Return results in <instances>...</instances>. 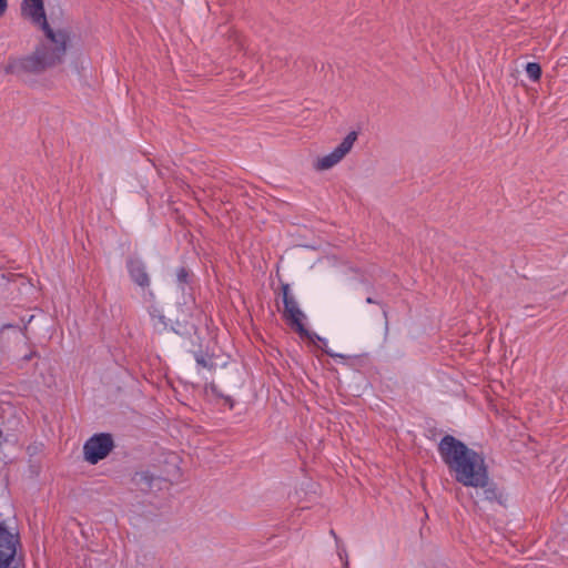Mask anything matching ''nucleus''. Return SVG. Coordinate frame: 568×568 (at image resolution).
<instances>
[{
	"label": "nucleus",
	"instance_id": "f257e3e1",
	"mask_svg": "<svg viewBox=\"0 0 568 568\" xmlns=\"http://www.w3.org/2000/svg\"><path fill=\"white\" fill-rule=\"evenodd\" d=\"M21 16L44 32V41L33 52L26 55H13L2 64L8 75L23 77L41 74L60 64L70 41V32L65 28L52 27L48 23L43 0H22Z\"/></svg>",
	"mask_w": 568,
	"mask_h": 568
},
{
	"label": "nucleus",
	"instance_id": "f03ea898",
	"mask_svg": "<svg viewBox=\"0 0 568 568\" xmlns=\"http://www.w3.org/2000/svg\"><path fill=\"white\" fill-rule=\"evenodd\" d=\"M438 452L443 462L455 474V479L458 483L466 487L481 489V491H476L475 503L479 500L501 503V493L496 484L489 480L483 455L452 435H445L440 439Z\"/></svg>",
	"mask_w": 568,
	"mask_h": 568
},
{
	"label": "nucleus",
	"instance_id": "7ed1b4c3",
	"mask_svg": "<svg viewBox=\"0 0 568 568\" xmlns=\"http://www.w3.org/2000/svg\"><path fill=\"white\" fill-rule=\"evenodd\" d=\"M281 288L284 303L283 317L287 324L300 334V336L310 337V332L303 323L305 314L301 311L295 296L291 292L290 285L284 283Z\"/></svg>",
	"mask_w": 568,
	"mask_h": 568
},
{
	"label": "nucleus",
	"instance_id": "20e7f679",
	"mask_svg": "<svg viewBox=\"0 0 568 568\" xmlns=\"http://www.w3.org/2000/svg\"><path fill=\"white\" fill-rule=\"evenodd\" d=\"M357 140V132H349L329 154L318 158L314 164L317 171H326L339 163L352 150Z\"/></svg>",
	"mask_w": 568,
	"mask_h": 568
},
{
	"label": "nucleus",
	"instance_id": "39448f33",
	"mask_svg": "<svg viewBox=\"0 0 568 568\" xmlns=\"http://www.w3.org/2000/svg\"><path fill=\"white\" fill-rule=\"evenodd\" d=\"M113 447V442L110 435L100 434L90 438L84 447V457L91 464H97L99 460L106 457Z\"/></svg>",
	"mask_w": 568,
	"mask_h": 568
},
{
	"label": "nucleus",
	"instance_id": "423d86ee",
	"mask_svg": "<svg viewBox=\"0 0 568 568\" xmlns=\"http://www.w3.org/2000/svg\"><path fill=\"white\" fill-rule=\"evenodd\" d=\"M16 535L0 526V568H7L16 555Z\"/></svg>",
	"mask_w": 568,
	"mask_h": 568
},
{
	"label": "nucleus",
	"instance_id": "0eeeda50",
	"mask_svg": "<svg viewBox=\"0 0 568 568\" xmlns=\"http://www.w3.org/2000/svg\"><path fill=\"white\" fill-rule=\"evenodd\" d=\"M133 483L141 491H153L161 489L163 479L149 470H141L133 476Z\"/></svg>",
	"mask_w": 568,
	"mask_h": 568
},
{
	"label": "nucleus",
	"instance_id": "6e6552de",
	"mask_svg": "<svg viewBox=\"0 0 568 568\" xmlns=\"http://www.w3.org/2000/svg\"><path fill=\"white\" fill-rule=\"evenodd\" d=\"M129 271L132 280L141 287H146L150 284V277L145 272L143 264L139 261L131 260L129 262Z\"/></svg>",
	"mask_w": 568,
	"mask_h": 568
},
{
	"label": "nucleus",
	"instance_id": "1a4fd4ad",
	"mask_svg": "<svg viewBox=\"0 0 568 568\" xmlns=\"http://www.w3.org/2000/svg\"><path fill=\"white\" fill-rule=\"evenodd\" d=\"M526 73L532 81H538L541 77V68L538 63L529 62L526 65Z\"/></svg>",
	"mask_w": 568,
	"mask_h": 568
},
{
	"label": "nucleus",
	"instance_id": "9d476101",
	"mask_svg": "<svg viewBox=\"0 0 568 568\" xmlns=\"http://www.w3.org/2000/svg\"><path fill=\"white\" fill-rule=\"evenodd\" d=\"M196 363L202 366V367H205V368H213V363H212V358L211 357H207L205 355H197L196 356Z\"/></svg>",
	"mask_w": 568,
	"mask_h": 568
},
{
	"label": "nucleus",
	"instance_id": "9b49d317",
	"mask_svg": "<svg viewBox=\"0 0 568 568\" xmlns=\"http://www.w3.org/2000/svg\"><path fill=\"white\" fill-rule=\"evenodd\" d=\"M366 303H368V304H379L382 306V310H383V315H384L385 320H387V310H386V307L384 305H382L379 302H377L373 297H367L366 298Z\"/></svg>",
	"mask_w": 568,
	"mask_h": 568
},
{
	"label": "nucleus",
	"instance_id": "f8f14e48",
	"mask_svg": "<svg viewBox=\"0 0 568 568\" xmlns=\"http://www.w3.org/2000/svg\"><path fill=\"white\" fill-rule=\"evenodd\" d=\"M205 390H206V393L211 392L215 396H222V394L219 393L216 385L213 383L210 385H206Z\"/></svg>",
	"mask_w": 568,
	"mask_h": 568
},
{
	"label": "nucleus",
	"instance_id": "ddd939ff",
	"mask_svg": "<svg viewBox=\"0 0 568 568\" xmlns=\"http://www.w3.org/2000/svg\"><path fill=\"white\" fill-rule=\"evenodd\" d=\"M8 9V0H0V18H2Z\"/></svg>",
	"mask_w": 568,
	"mask_h": 568
},
{
	"label": "nucleus",
	"instance_id": "4468645a",
	"mask_svg": "<svg viewBox=\"0 0 568 568\" xmlns=\"http://www.w3.org/2000/svg\"><path fill=\"white\" fill-rule=\"evenodd\" d=\"M186 276H187L186 271H185L184 268L180 270V272H179V274H178L179 280H180L181 282H184V281H185V278H186Z\"/></svg>",
	"mask_w": 568,
	"mask_h": 568
},
{
	"label": "nucleus",
	"instance_id": "2eb2a0df",
	"mask_svg": "<svg viewBox=\"0 0 568 568\" xmlns=\"http://www.w3.org/2000/svg\"><path fill=\"white\" fill-rule=\"evenodd\" d=\"M10 327H12V325H10V324H3V325H0V333H1L3 329H6V328H10Z\"/></svg>",
	"mask_w": 568,
	"mask_h": 568
},
{
	"label": "nucleus",
	"instance_id": "dca6fc26",
	"mask_svg": "<svg viewBox=\"0 0 568 568\" xmlns=\"http://www.w3.org/2000/svg\"><path fill=\"white\" fill-rule=\"evenodd\" d=\"M328 355H329V356H332V357H339V358H344V356H343V355H341V354H333V353H328Z\"/></svg>",
	"mask_w": 568,
	"mask_h": 568
},
{
	"label": "nucleus",
	"instance_id": "f3484780",
	"mask_svg": "<svg viewBox=\"0 0 568 568\" xmlns=\"http://www.w3.org/2000/svg\"><path fill=\"white\" fill-rule=\"evenodd\" d=\"M225 402L230 404V407L233 406L232 399L230 397H224Z\"/></svg>",
	"mask_w": 568,
	"mask_h": 568
},
{
	"label": "nucleus",
	"instance_id": "a211bd4d",
	"mask_svg": "<svg viewBox=\"0 0 568 568\" xmlns=\"http://www.w3.org/2000/svg\"><path fill=\"white\" fill-rule=\"evenodd\" d=\"M345 568H348V560L346 559L344 562Z\"/></svg>",
	"mask_w": 568,
	"mask_h": 568
},
{
	"label": "nucleus",
	"instance_id": "6ab92c4d",
	"mask_svg": "<svg viewBox=\"0 0 568 568\" xmlns=\"http://www.w3.org/2000/svg\"><path fill=\"white\" fill-rule=\"evenodd\" d=\"M331 535H333L335 538H337L335 535V531L333 529L331 530Z\"/></svg>",
	"mask_w": 568,
	"mask_h": 568
}]
</instances>
